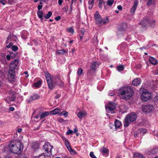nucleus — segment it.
Returning a JSON list of instances; mask_svg holds the SVG:
<instances>
[{
    "instance_id": "obj_1",
    "label": "nucleus",
    "mask_w": 158,
    "mask_h": 158,
    "mask_svg": "<svg viewBox=\"0 0 158 158\" xmlns=\"http://www.w3.org/2000/svg\"><path fill=\"white\" fill-rule=\"evenodd\" d=\"M117 89H114V91H110L108 95L110 96H113L118 94L120 98L125 100H127L131 98L134 91L129 86H124L119 89L118 92Z\"/></svg>"
},
{
    "instance_id": "obj_2",
    "label": "nucleus",
    "mask_w": 158,
    "mask_h": 158,
    "mask_svg": "<svg viewBox=\"0 0 158 158\" xmlns=\"http://www.w3.org/2000/svg\"><path fill=\"white\" fill-rule=\"evenodd\" d=\"M46 81H47L48 86L50 89H52L56 85H60L59 83H61V85L63 84L58 77H52L50 74L48 72H45L44 73Z\"/></svg>"
},
{
    "instance_id": "obj_3",
    "label": "nucleus",
    "mask_w": 158,
    "mask_h": 158,
    "mask_svg": "<svg viewBox=\"0 0 158 158\" xmlns=\"http://www.w3.org/2000/svg\"><path fill=\"white\" fill-rule=\"evenodd\" d=\"M23 144L19 141L13 140L9 144L10 151L15 154L20 153L23 151Z\"/></svg>"
},
{
    "instance_id": "obj_4",
    "label": "nucleus",
    "mask_w": 158,
    "mask_h": 158,
    "mask_svg": "<svg viewBox=\"0 0 158 158\" xmlns=\"http://www.w3.org/2000/svg\"><path fill=\"white\" fill-rule=\"evenodd\" d=\"M18 59H15L10 64V69L8 72V78L9 81L10 82L13 81L15 76V69L18 64Z\"/></svg>"
},
{
    "instance_id": "obj_5",
    "label": "nucleus",
    "mask_w": 158,
    "mask_h": 158,
    "mask_svg": "<svg viewBox=\"0 0 158 158\" xmlns=\"http://www.w3.org/2000/svg\"><path fill=\"white\" fill-rule=\"evenodd\" d=\"M139 92L141 94V99L143 101H147L151 98V94L147 89L141 88L139 90Z\"/></svg>"
},
{
    "instance_id": "obj_6",
    "label": "nucleus",
    "mask_w": 158,
    "mask_h": 158,
    "mask_svg": "<svg viewBox=\"0 0 158 158\" xmlns=\"http://www.w3.org/2000/svg\"><path fill=\"white\" fill-rule=\"evenodd\" d=\"M136 114L135 113H131L127 115L124 123V127H128L130 123L136 120Z\"/></svg>"
},
{
    "instance_id": "obj_7",
    "label": "nucleus",
    "mask_w": 158,
    "mask_h": 158,
    "mask_svg": "<svg viewBox=\"0 0 158 158\" xmlns=\"http://www.w3.org/2000/svg\"><path fill=\"white\" fill-rule=\"evenodd\" d=\"M155 21L154 20L149 21V18L148 17H145L140 23L139 25H141L143 27H145L148 25L152 26L155 23Z\"/></svg>"
},
{
    "instance_id": "obj_8",
    "label": "nucleus",
    "mask_w": 158,
    "mask_h": 158,
    "mask_svg": "<svg viewBox=\"0 0 158 158\" xmlns=\"http://www.w3.org/2000/svg\"><path fill=\"white\" fill-rule=\"evenodd\" d=\"M106 111L107 113H114L115 109V104L114 102H108L105 106Z\"/></svg>"
},
{
    "instance_id": "obj_9",
    "label": "nucleus",
    "mask_w": 158,
    "mask_h": 158,
    "mask_svg": "<svg viewBox=\"0 0 158 158\" xmlns=\"http://www.w3.org/2000/svg\"><path fill=\"white\" fill-rule=\"evenodd\" d=\"M44 150L47 152L48 156H50L52 155L51 150L53 148V147L49 143L46 142L43 146Z\"/></svg>"
},
{
    "instance_id": "obj_10",
    "label": "nucleus",
    "mask_w": 158,
    "mask_h": 158,
    "mask_svg": "<svg viewBox=\"0 0 158 158\" xmlns=\"http://www.w3.org/2000/svg\"><path fill=\"white\" fill-rule=\"evenodd\" d=\"M147 132V130L145 128H142L137 130L135 132L134 134V136L137 137L139 135H143Z\"/></svg>"
},
{
    "instance_id": "obj_11",
    "label": "nucleus",
    "mask_w": 158,
    "mask_h": 158,
    "mask_svg": "<svg viewBox=\"0 0 158 158\" xmlns=\"http://www.w3.org/2000/svg\"><path fill=\"white\" fill-rule=\"evenodd\" d=\"M95 19V21L97 24H98L99 25H103L108 22V19L107 17H105L102 19L101 17L98 19Z\"/></svg>"
},
{
    "instance_id": "obj_12",
    "label": "nucleus",
    "mask_w": 158,
    "mask_h": 158,
    "mask_svg": "<svg viewBox=\"0 0 158 158\" xmlns=\"http://www.w3.org/2000/svg\"><path fill=\"white\" fill-rule=\"evenodd\" d=\"M142 108V111L145 112H149L152 111L153 109L152 106L150 105L143 106Z\"/></svg>"
},
{
    "instance_id": "obj_13",
    "label": "nucleus",
    "mask_w": 158,
    "mask_h": 158,
    "mask_svg": "<svg viewBox=\"0 0 158 158\" xmlns=\"http://www.w3.org/2000/svg\"><path fill=\"white\" fill-rule=\"evenodd\" d=\"M138 3V0H135L134 4L130 10V12L132 15L135 14V12Z\"/></svg>"
},
{
    "instance_id": "obj_14",
    "label": "nucleus",
    "mask_w": 158,
    "mask_h": 158,
    "mask_svg": "<svg viewBox=\"0 0 158 158\" xmlns=\"http://www.w3.org/2000/svg\"><path fill=\"white\" fill-rule=\"evenodd\" d=\"M100 65V64L96 61H93L90 63V68L93 71H95L97 68Z\"/></svg>"
},
{
    "instance_id": "obj_15",
    "label": "nucleus",
    "mask_w": 158,
    "mask_h": 158,
    "mask_svg": "<svg viewBox=\"0 0 158 158\" xmlns=\"http://www.w3.org/2000/svg\"><path fill=\"white\" fill-rule=\"evenodd\" d=\"M62 139L67 148L68 149L72 150V148L71 147L70 145L68 139L64 136L62 137Z\"/></svg>"
},
{
    "instance_id": "obj_16",
    "label": "nucleus",
    "mask_w": 158,
    "mask_h": 158,
    "mask_svg": "<svg viewBox=\"0 0 158 158\" xmlns=\"http://www.w3.org/2000/svg\"><path fill=\"white\" fill-rule=\"evenodd\" d=\"M61 110L59 108H56L53 110L51 111L50 113L52 114H58L59 115V113H61Z\"/></svg>"
},
{
    "instance_id": "obj_17",
    "label": "nucleus",
    "mask_w": 158,
    "mask_h": 158,
    "mask_svg": "<svg viewBox=\"0 0 158 158\" xmlns=\"http://www.w3.org/2000/svg\"><path fill=\"white\" fill-rule=\"evenodd\" d=\"M77 116L79 118H82L86 116V112L85 111H79L77 113Z\"/></svg>"
},
{
    "instance_id": "obj_18",
    "label": "nucleus",
    "mask_w": 158,
    "mask_h": 158,
    "mask_svg": "<svg viewBox=\"0 0 158 158\" xmlns=\"http://www.w3.org/2000/svg\"><path fill=\"white\" fill-rule=\"evenodd\" d=\"M141 83V80L139 78H136L132 81V84L134 86H137Z\"/></svg>"
},
{
    "instance_id": "obj_19",
    "label": "nucleus",
    "mask_w": 158,
    "mask_h": 158,
    "mask_svg": "<svg viewBox=\"0 0 158 158\" xmlns=\"http://www.w3.org/2000/svg\"><path fill=\"white\" fill-rule=\"evenodd\" d=\"M11 39L12 40H16L17 39V37L15 35H10L7 38V40L6 42V43L7 45V44L8 43L9 40Z\"/></svg>"
},
{
    "instance_id": "obj_20",
    "label": "nucleus",
    "mask_w": 158,
    "mask_h": 158,
    "mask_svg": "<svg viewBox=\"0 0 158 158\" xmlns=\"http://www.w3.org/2000/svg\"><path fill=\"white\" fill-rule=\"evenodd\" d=\"M125 32V29L120 27L119 28L117 31V34L118 35H123Z\"/></svg>"
},
{
    "instance_id": "obj_21",
    "label": "nucleus",
    "mask_w": 158,
    "mask_h": 158,
    "mask_svg": "<svg viewBox=\"0 0 158 158\" xmlns=\"http://www.w3.org/2000/svg\"><path fill=\"white\" fill-rule=\"evenodd\" d=\"M100 152L103 154H107L109 153V151L106 148L103 147L100 150Z\"/></svg>"
},
{
    "instance_id": "obj_22",
    "label": "nucleus",
    "mask_w": 158,
    "mask_h": 158,
    "mask_svg": "<svg viewBox=\"0 0 158 158\" xmlns=\"http://www.w3.org/2000/svg\"><path fill=\"white\" fill-rule=\"evenodd\" d=\"M150 62L153 65H156L157 63V60L154 58L152 57H150L149 58Z\"/></svg>"
},
{
    "instance_id": "obj_23",
    "label": "nucleus",
    "mask_w": 158,
    "mask_h": 158,
    "mask_svg": "<svg viewBox=\"0 0 158 158\" xmlns=\"http://www.w3.org/2000/svg\"><path fill=\"white\" fill-rule=\"evenodd\" d=\"M50 113L48 111H45L41 113L40 114V119H42L44 118L49 115Z\"/></svg>"
},
{
    "instance_id": "obj_24",
    "label": "nucleus",
    "mask_w": 158,
    "mask_h": 158,
    "mask_svg": "<svg viewBox=\"0 0 158 158\" xmlns=\"http://www.w3.org/2000/svg\"><path fill=\"white\" fill-rule=\"evenodd\" d=\"M37 15L38 17L41 19L42 20L43 19V12L42 10H39L37 12Z\"/></svg>"
},
{
    "instance_id": "obj_25",
    "label": "nucleus",
    "mask_w": 158,
    "mask_h": 158,
    "mask_svg": "<svg viewBox=\"0 0 158 158\" xmlns=\"http://www.w3.org/2000/svg\"><path fill=\"white\" fill-rule=\"evenodd\" d=\"M48 157L46 154H45V153H43L39 156H34L33 158H47Z\"/></svg>"
},
{
    "instance_id": "obj_26",
    "label": "nucleus",
    "mask_w": 158,
    "mask_h": 158,
    "mask_svg": "<svg viewBox=\"0 0 158 158\" xmlns=\"http://www.w3.org/2000/svg\"><path fill=\"white\" fill-rule=\"evenodd\" d=\"M95 0H89L88 1V7L89 9H92L94 2Z\"/></svg>"
},
{
    "instance_id": "obj_27",
    "label": "nucleus",
    "mask_w": 158,
    "mask_h": 158,
    "mask_svg": "<svg viewBox=\"0 0 158 158\" xmlns=\"http://www.w3.org/2000/svg\"><path fill=\"white\" fill-rule=\"evenodd\" d=\"M157 152V148H154L150 150L148 152V153L150 155H154Z\"/></svg>"
},
{
    "instance_id": "obj_28",
    "label": "nucleus",
    "mask_w": 158,
    "mask_h": 158,
    "mask_svg": "<svg viewBox=\"0 0 158 158\" xmlns=\"http://www.w3.org/2000/svg\"><path fill=\"white\" fill-rule=\"evenodd\" d=\"M121 125V122L117 119H116L114 122V125L116 127L118 128Z\"/></svg>"
},
{
    "instance_id": "obj_29",
    "label": "nucleus",
    "mask_w": 158,
    "mask_h": 158,
    "mask_svg": "<svg viewBox=\"0 0 158 158\" xmlns=\"http://www.w3.org/2000/svg\"><path fill=\"white\" fill-rule=\"evenodd\" d=\"M134 158H144L143 156L141 154L136 153L134 155Z\"/></svg>"
},
{
    "instance_id": "obj_30",
    "label": "nucleus",
    "mask_w": 158,
    "mask_h": 158,
    "mask_svg": "<svg viewBox=\"0 0 158 158\" xmlns=\"http://www.w3.org/2000/svg\"><path fill=\"white\" fill-rule=\"evenodd\" d=\"M52 12L51 11H49L47 14L44 15V18L46 19H48L52 16Z\"/></svg>"
},
{
    "instance_id": "obj_31",
    "label": "nucleus",
    "mask_w": 158,
    "mask_h": 158,
    "mask_svg": "<svg viewBox=\"0 0 158 158\" xmlns=\"http://www.w3.org/2000/svg\"><path fill=\"white\" fill-rule=\"evenodd\" d=\"M114 2V0H108L106 2L107 5L111 6Z\"/></svg>"
},
{
    "instance_id": "obj_32",
    "label": "nucleus",
    "mask_w": 158,
    "mask_h": 158,
    "mask_svg": "<svg viewBox=\"0 0 158 158\" xmlns=\"http://www.w3.org/2000/svg\"><path fill=\"white\" fill-rule=\"evenodd\" d=\"M117 69L119 72L122 71L124 69V66L123 65H118L117 67Z\"/></svg>"
},
{
    "instance_id": "obj_33",
    "label": "nucleus",
    "mask_w": 158,
    "mask_h": 158,
    "mask_svg": "<svg viewBox=\"0 0 158 158\" xmlns=\"http://www.w3.org/2000/svg\"><path fill=\"white\" fill-rule=\"evenodd\" d=\"M68 114V113L66 111H63L62 112L60 113H59V115L60 116H61L63 115L64 116L66 117H67Z\"/></svg>"
},
{
    "instance_id": "obj_34",
    "label": "nucleus",
    "mask_w": 158,
    "mask_h": 158,
    "mask_svg": "<svg viewBox=\"0 0 158 158\" xmlns=\"http://www.w3.org/2000/svg\"><path fill=\"white\" fill-rule=\"evenodd\" d=\"M65 51L64 49L59 50H57L56 53L59 54H64L65 52Z\"/></svg>"
},
{
    "instance_id": "obj_35",
    "label": "nucleus",
    "mask_w": 158,
    "mask_h": 158,
    "mask_svg": "<svg viewBox=\"0 0 158 158\" xmlns=\"http://www.w3.org/2000/svg\"><path fill=\"white\" fill-rule=\"evenodd\" d=\"M42 82L41 81H39L38 82L34 83V85L36 87H39L41 85Z\"/></svg>"
},
{
    "instance_id": "obj_36",
    "label": "nucleus",
    "mask_w": 158,
    "mask_h": 158,
    "mask_svg": "<svg viewBox=\"0 0 158 158\" xmlns=\"http://www.w3.org/2000/svg\"><path fill=\"white\" fill-rule=\"evenodd\" d=\"M67 31L70 33L73 34L74 32V29L72 27H71L69 28H67Z\"/></svg>"
},
{
    "instance_id": "obj_37",
    "label": "nucleus",
    "mask_w": 158,
    "mask_h": 158,
    "mask_svg": "<svg viewBox=\"0 0 158 158\" xmlns=\"http://www.w3.org/2000/svg\"><path fill=\"white\" fill-rule=\"evenodd\" d=\"M94 18L95 20L96 19H98L100 17H101L100 15L99 14L98 12V11H96L94 15Z\"/></svg>"
},
{
    "instance_id": "obj_38",
    "label": "nucleus",
    "mask_w": 158,
    "mask_h": 158,
    "mask_svg": "<svg viewBox=\"0 0 158 158\" xmlns=\"http://www.w3.org/2000/svg\"><path fill=\"white\" fill-rule=\"evenodd\" d=\"M39 98V96L37 94L33 95L31 97V99L32 100L37 99Z\"/></svg>"
},
{
    "instance_id": "obj_39",
    "label": "nucleus",
    "mask_w": 158,
    "mask_h": 158,
    "mask_svg": "<svg viewBox=\"0 0 158 158\" xmlns=\"http://www.w3.org/2000/svg\"><path fill=\"white\" fill-rule=\"evenodd\" d=\"M58 121L59 122L62 123H64L66 121L65 120H64L61 118H58Z\"/></svg>"
},
{
    "instance_id": "obj_40",
    "label": "nucleus",
    "mask_w": 158,
    "mask_h": 158,
    "mask_svg": "<svg viewBox=\"0 0 158 158\" xmlns=\"http://www.w3.org/2000/svg\"><path fill=\"white\" fill-rule=\"evenodd\" d=\"M83 72V70L81 68H79L78 69L77 73L79 76L81 75Z\"/></svg>"
},
{
    "instance_id": "obj_41",
    "label": "nucleus",
    "mask_w": 158,
    "mask_h": 158,
    "mask_svg": "<svg viewBox=\"0 0 158 158\" xmlns=\"http://www.w3.org/2000/svg\"><path fill=\"white\" fill-rule=\"evenodd\" d=\"M103 0H99L98 6L100 8H102V4L103 3Z\"/></svg>"
},
{
    "instance_id": "obj_42",
    "label": "nucleus",
    "mask_w": 158,
    "mask_h": 158,
    "mask_svg": "<svg viewBox=\"0 0 158 158\" xmlns=\"http://www.w3.org/2000/svg\"><path fill=\"white\" fill-rule=\"evenodd\" d=\"M12 50L15 52L17 51L18 49V48L17 46H13L12 47Z\"/></svg>"
},
{
    "instance_id": "obj_43",
    "label": "nucleus",
    "mask_w": 158,
    "mask_h": 158,
    "mask_svg": "<svg viewBox=\"0 0 158 158\" xmlns=\"http://www.w3.org/2000/svg\"><path fill=\"white\" fill-rule=\"evenodd\" d=\"M73 133V131L70 129H69L68 131L66 132V133L68 135L70 134H72Z\"/></svg>"
},
{
    "instance_id": "obj_44",
    "label": "nucleus",
    "mask_w": 158,
    "mask_h": 158,
    "mask_svg": "<svg viewBox=\"0 0 158 158\" xmlns=\"http://www.w3.org/2000/svg\"><path fill=\"white\" fill-rule=\"evenodd\" d=\"M89 155L91 158H97L94 155V153L93 152H90Z\"/></svg>"
},
{
    "instance_id": "obj_45",
    "label": "nucleus",
    "mask_w": 158,
    "mask_h": 158,
    "mask_svg": "<svg viewBox=\"0 0 158 158\" xmlns=\"http://www.w3.org/2000/svg\"><path fill=\"white\" fill-rule=\"evenodd\" d=\"M85 32V30L84 29H81L80 31V35H83Z\"/></svg>"
},
{
    "instance_id": "obj_46",
    "label": "nucleus",
    "mask_w": 158,
    "mask_h": 158,
    "mask_svg": "<svg viewBox=\"0 0 158 158\" xmlns=\"http://www.w3.org/2000/svg\"><path fill=\"white\" fill-rule=\"evenodd\" d=\"M13 44L12 42H10L8 45L6 46V48H10L12 46Z\"/></svg>"
},
{
    "instance_id": "obj_47",
    "label": "nucleus",
    "mask_w": 158,
    "mask_h": 158,
    "mask_svg": "<svg viewBox=\"0 0 158 158\" xmlns=\"http://www.w3.org/2000/svg\"><path fill=\"white\" fill-rule=\"evenodd\" d=\"M15 95H14L13 97H12L11 98H9L10 100V101H14L15 100Z\"/></svg>"
},
{
    "instance_id": "obj_48",
    "label": "nucleus",
    "mask_w": 158,
    "mask_h": 158,
    "mask_svg": "<svg viewBox=\"0 0 158 158\" xmlns=\"http://www.w3.org/2000/svg\"><path fill=\"white\" fill-rule=\"evenodd\" d=\"M0 2L3 5H4L6 3V0H0Z\"/></svg>"
},
{
    "instance_id": "obj_49",
    "label": "nucleus",
    "mask_w": 158,
    "mask_h": 158,
    "mask_svg": "<svg viewBox=\"0 0 158 158\" xmlns=\"http://www.w3.org/2000/svg\"><path fill=\"white\" fill-rule=\"evenodd\" d=\"M153 73L155 75H158V69L154 70L153 71Z\"/></svg>"
},
{
    "instance_id": "obj_50",
    "label": "nucleus",
    "mask_w": 158,
    "mask_h": 158,
    "mask_svg": "<svg viewBox=\"0 0 158 158\" xmlns=\"http://www.w3.org/2000/svg\"><path fill=\"white\" fill-rule=\"evenodd\" d=\"M43 8V6L42 5H39L37 7L38 9L39 10H40L42 9Z\"/></svg>"
},
{
    "instance_id": "obj_51",
    "label": "nucleus",
    "mask_w": 158,
    "mask_h": 158,
    "mask_svg": "<svg viewBox=\"0 0 158 158\" xmlns=\"http://www.w3.org/2000/svg\"><path fill=\"white\" fill-rule=\"evenodd\" d=\"M60 19L61 17L60 16H58L55 18V19L57 21L60 20Z\"/></svg>"
},
{
    "instance_id": "obj_52",
    "label": "nucleus",
    "mask_w": 158,
    "mask_h": 158,
    "mask_svg": "<svg viewBox=\"0 0 158 158\" xmlns=\"http://www.w3.org/2000/svg\"><path fill=\"white\" fill-rule=\"evenodd\" d=\"M63 0H58V3L60 5H61L62 3L63 2Z\"/></svg>"
},
{
    "instance_id": "obj_53",
    "label": "nucleus",
    "mask_w": 158,
    "mask_h": 158,
    "mask_svg": "<svg viewBox=\"0 0 158 158\" xmlns=\"http://www.w3.org/2000/svg\"><path fill=\"white\" fill-rule=\"evenodd\" d=\"M21 36L23 39L25 40L27 39V37L26 36H24L23 35V33H22L21 34Z\"/></svg>"
},
{
    "instance_id": "obj_54",
    "label": "nucleus",
    "mask_w": 158,
    "mask_h": 158,
    "mask_svg": "<svg viewBox=\"0 0 158 158\" xmlns=\"http://www.w3.org/2000/svg\"><path fill=\"white\" fill-rule=\"evenodd\" d=\"M73 2H72L71 5H70V11H72L73 10Z\"/></svg>"
},
{
    "instance_id": "obj_55",
    "label": "nucleus",
    "mask_w": 158,
    "mask_h": 158,
    "mask_svg": "<svg viewBox=\"0 0 158 158\" xmlns=\"http://www.w3.org/2000/svg\"><path fill=\"white\" fill-rule=\"evenodd\" d=\"M6 59L7 60H9L10 59V56L9 55H7L6 56Z\"/></svg>"
},
{
    "instance_id": "obj_56",
    "label": "nucleus",
    "mask_w": 158,
    "mask_h": 158,
    "mask_svg": "<svg viewBox=\"0 0 158 158\" xmlns=\"http://www.w3.org/2000/svg\"><path fill=\"white\" fill-rule=\"evenodd\" d=\"M117 8L119 10H122V6L121 5H119L117 6Z\"/></svg>"
},
{
    "instance_id": "obj_57",
    "label": "nucleus",
    "mask_w": 158,
    "mask_h": 158,
    "mask_svg": "<svg viewBox=\"0 0 158 158\" xmlns=\"http://www.w3.org/2000/svg\"><path fill=\"white\" fill-rule=\"evenodd\" d=\"M24 73L26 75L25 77L27 78L29 76V75L28 74V72L27 71H26Z\"/></svg>"
},
{
    "instance_id": "obj_58",
    "label": "nucleus",
    "mask_w": 158,
    "mask_h": 158,
    "mask_svg": "<svg viewBox=\"0 0 158 158\" xmlns=\"http://www.w3.org/2000/svg\"><path fill=\"white\" fill-rule=\"evenodd\" d=\"M68 150L71 152H73V153H75L76 152L75 151H74V150L72 148V150L68 149Z\"/></svg>"
},
{
    "instance_id": "obj_59",
    "label": "nucleus",
    "mask_w": 158,
    "mask_h": 158,
    "mask_svg": "<svg viewBox=\"0 0 158 158\" xmlns=\"http://www.w3.org/2000/svg\"><path fill=\"white\" fill-rule=\"evenodd\" d=\"M13 1L12 0H9L8 1V3L10 4H11L13 2Z\"/></svg>"
},
{
    "instance_id": "obj_60",
    "label": "nucleus",
    "mask_w": 158,
    "mask_h": 158,
    "mask_svg": "<svg viewBox=\"0 0 158 158\" xmlns=\"http://www.w3.org/2000/svg\"><path fill=\"white\" fill-rule=\"evenodd\" d=\"M78 130L77 129V128L76 127L74 129V131H73V132L74 133H76L77 132V131Z\"/></svg>"
},
{
    "instance_id": "obj_61",
    "label": "nucleus",
    "mask_w": 158,
    "mask_h": 158,
    "mask_svg": "<svg viewBox=\"0 0 158 158\" xmlns=\"http://www.w3.org/2000/svg\"><path fill=\"white\" fill-rule=\"evenodd\" d=\"M22 129L21 128H19L17 130V132L18 133H20L21 132Z\"/></svg>"
},
{
    "instance_id": "obj_62",
    "label": "nucleus",
    "mask_w": 158,
    "mask_h": 158,
    "mask_svg": "<svg viewBox=\"0 0 158 158\" xmlns=\"http://www.w3.org/2000/svg\"><path fill=\"white\" fill-rule=\"evenodd\" d=\"M10 110L11 111H13L14 110V107H11L10 108Z\"/></svg>"
},
{
    "instance_id": "obj_63",
    "label": "nucleus",
    "mask_w": 158,
    "mask_h": 158,
    "mask_svg": "<svg viewBox=\"0 0 158 158\" xmlns=\"http://www.w3.org/2000/svg\"><path fill=\"white\" fill-rule=\"evenodd\" d=\"M83 36V35H80V40H82Z\"/></svg>"
},
{
    "instance_id": "obj_64",
    "label": "nucleus",
    "mask_w": 158,
    "mask_h": 158,
    "mask_svg": "<svg viewBox=\"0 0 158 158\" xmlns=\"http://www.w3.org/2000/svg\"><path fill=\"white\" fill-rule=\"evenodd\" d=\"M39 115H36L35 117V118L36 119L39 118Z\"/></svg>"
}]
</instances>
